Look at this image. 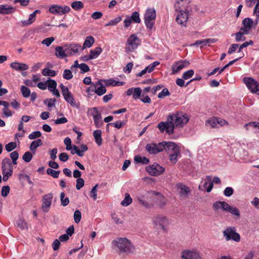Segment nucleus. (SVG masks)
Returning <instances> with one entry per match:
<instances>
[{
    "label": "nucleus",
    "instance_id": "nucleus-1",
    "mask_svg": "<svg viewBox=\"0 0 259 259\" xmlns=\"http://www.w3.org/2000/svg\"><path fill=\"white\" fill-rule=\"evenodd\" d=\"M190 0H179L175 4V11L178 12L176 19V22L186 26L189 12L191 11Z\"/></svg>",
    "mask_w": 259,
    "mask_h": 259
},
{
    "label": "nucleus",
    "instance_id": "nucleus-2",
    "mask_svg": "<svg viewBox=\"0 0 259 259\" xmlns=\"http://www.w3.org/2000/svg\"><path fill=\"white\" fill-rule=\"evenodd\" d=\"M112 244L120 255L127 256L135 251V246L126 238H117L112 241Z\"/></svg>",
    "mask_w": 259,
    "mask_h": 259
},
{
    "label": "nucleus",
    "instance_id": "nucleus-3",
    "mask_svg": "<svg viewBox=\"0 0 259 259\" xmlns=\"http://www.w3.org/2000/svg\"><path fill=\"white\" fill-rule=\"evenodd\" d=\"M156 13L155 9L149 8L146 9L144 15V20L146 28L151 30L154 25Z\"/></svg>",
    "mask_w": 259,
    "mask_h": 259
},
{
    "label": "nucleus",
    "instance_id": "nucleus-4",
    "mask_svg": "<svg viewBox=\"0 0 259 259\" xmlns=\"http://www.w3.org/2000/svg\"><path fill=\"white\" fill-rule=\"evenodd\" d=\"M167 120H171L174 125L183 126L189 121V118L186 114L183 112H177L173 115H169L167 117Z\"/></svg>",
    "mask_w": 259,
    "mask_h": 259
},
{
    "label": "nucleus",
    "instance_id": "nucleus-5",
    "mask_svg": "<svg viewBox=\"0 0 259 259\" xmlns=\"http://www.w3.org/2000/svg\"><path fill=\"white\" fill-rule=\"evenodd\" d=\"M152 222L156 229H161L163 231H166V227L169 224L168 220L165 217L160 215L154 217Z\"/></svg>",
    "mask_w": 259,
    "mask_h": 259
},
{
    "label": "nucleus",
    "instance_id": "nucleus-6",
    "mask_svg": "<svg viewBox=\"0 0 259 259\" xmlns=\"http://www.w3.org/2000/svg\"><path fill=\"white\" fill-rule=\"evenodd\" d=\"M223 236L226 241L232 240L236 242L240 240V235L236 232L235 227H229L223 231Z\"/></svg>",
    "mask_w": 259,
    "mask_h": 259
},
{
    "label": "nucleus",
    "instance_id": "nucleus-7",
    "mask_svg": "<svg viewBox=\"0 0 259 259\" xmlns=\"http://www.w3.org/2000/svg\"><path fill=\"white\" fill-rule=\"evenodd\" d=\"M141 43V40L136 34H132L127 40L125 47L126 52H133L136 50Z\"/></svg>",
    "mask_w": 259,
    "mask_h": 259
},
{
    "label": "nucleus",
    "instance_id": "nucleus-8",
    "mask_svg": "<svg viewBox=\"0 0 259 259\" xmlns=\"http://www.w3.org/2000/svg\"><path fill=\"white\" fill-rule=\"evenodd\" d=\"M157 127L161 133L165 132L166 134L169 135L174 133L175 125L171 120H167L166 122H160L158 123Z\"/></svg>",
    "mask_w": 259,
    "mask_h": 259
},
{
    "label": "nucleus",
    "instance_id": "nucleus-9",
    "mask_svg": "<svg viewBox=\"0 0 259 259\" xmlns=\"http://www.w3.org/2000/svg\"><path fill=\"white\" fill-rule=\"evenodd\" d=\"M243 80L252 93L259 95V84L256 80L251 77H244Z\"/></svg>",
    "mask_w": 259,
    "mask_h": 259
},
{
    "label": "nucleus",
    "instance_id": "nucleus-10",
    "mask_svg": "<svg viewBox=\"0 0 259 259\" xmlns=\"http://www.w3.org/2000/svg\"><path fill=\"white\" fill-rule=\"evenodd\" d=\"M164 147L162 142L155 143H150L146 145L145 149L149 154H156L163 150Z\"/></svg>",
    "mask_w": 259,
    "mask_h": 259
},
{
    "label": "nucleus",
    "instance_id": "nucleus-11",
    "mask_svg": "<svg viewBox=\"0 0 259 259\" xmlns=\"http://www.w3.org/2000/svg\"><path fill=\"white\" fill-rule=\"evenodd\" d=\"M146 171L151 176H158L162 174L165 168L160 166L157 163H154L152 165L147 166L146 168Z\"/></svg>",
    "mask_w": 259,
    "mask_h": 259
},
{
    "label": "nucleus",
    "instance_id": "nucleus-12",
    "mask_svg": "<svg viewBox=\"0 0 259 259\" xmlns=\"http://www.w3.org/2000/svg\"><path fill=\"white\" fill-rule=\"evenodd\" d=\"M53 198V195L51 193L46 194L43 196L41 207L44 212H47L49 211L52 204Z\"/></svg>",
    "mask_w": 259,
    "mask_h": 259
},
{
    "label": "nucleus",
    "instance_id": "nucleus-13",
    "mask_svg": "<svg viewBox=\"0 0 259 259\" xmlns=\"http://www.w3.org/2000/svg\"><path fill=\"white\" fill-rule=\"evenodd\" d=\"M62 95L64 100L67 103H69L72 107H75L77 109H78L80 107L79 103L75 101L72 93L69 90L62 94Z\"/></svg>",
    "mask_w": 259,
    "mask_h": 259
},
{
    "label": "nucleus",
    "instance_id": "nucleus-14",
    "mask_svg": "<svg viewBox=\"0 0 259 259\" xmlns=\"http://www.w3.org/2000/svg\"><path fill=\"white\" fill-rule=\"evenodd\" d=\"M91 114L93 117L94 121L96 127H101L103 124L101 113L96 108H93L91 110Z\"/></svg>",
    "mask_w": 259,
    "mask_h": 259
},
{
    "label": "nucleus",
    "instance_id": "nucleus-15",
    "mask_svg": "<svg viewBox=\"0 0 259 259\" xmlns=\"http://www.w3.org/2000/svg\"><path fill=\"white\" fill-rule=\"evenodd\" d=\"M2 173L13 174V167L10 159L5 158L2 161Z\"/></svg>",
    "mask_w": 259,
    "mask_h": 259
},
{
    "label": "nucleus",
    "instance_id": "nucleus-16",
    "mask_svg": "<svg viewBox=\"0 0 259 259\" xmlns=\"http://www.w3.org/2000/svg\"><path fill=\"white\" fill-rule=\"evenodd\" d=\"M162 143L164 147L163 150H165L168 154L174 153L176 150H181L180 147L174 142L163 141Z\"/></svg>",
    "mask_w": 259,
    "mask_h": 259
},
{
    "label": "nucleus",
    "instance_id": "nucleus-17",
    "mask_svg": "<svg viewBox=\"0 0 259 259\" xmlns=\"http://www.w3.org/2000/svg\"><path fill=\"white\" fill-rule=\"evenodd\" d=\"M66 48L67 54L68 56H72L78 53L79 50H81V46L77 44H70L64 46Z\"/></svg>",
    "mask_w": 259,
    "mask_h": 259
},
{
    "label": "nucleus",
    "instance_id": "nucleus-18",
    "mask_svg": "<svg viewBox=\"0 0 259 259\" xmlns=\"http://www.w3.org/2000/svg\"><path fill=\"white\" fill-rule=\"evenodd\" d=\"M189 62L186 60H181L176 62L172 66L173 74H175L189 65Z\"/></svg>",
    "mask_w": 259,
    "mask_h": 259
},
{
    "label": "nucleus",
    "instance_id": "nucleus-19",
    "mask_svg": "<svg viewBox=\"0 0 259 259\" xmlns=\"http://www.w3.org/2000/svg\"><path fill=\"white\" fill-rule=\"evenodd\" d=\"M199 254L196 251L185 250L182 252L181 259H199Z\"/></svg>",
    "mask_w": 259,
    "mask_h": 259
},
{
    "label": "nucleus",
    "instance_id": "nucleus-20",
    "mask_svg": "<svg viewBox=\"0 0 259 259\" xmlns=\"http://www.w3.org/2000/svg\"><path fill=\"white\" fill-rule=\"evenodd\" d=\"M16 11L15 8L8 5H0V14L8 15L14 13Z\"/></svg>",
    "mask_w": 259,
    "mask_h": 259
},
{
    "label": "nucleus",
    "instance_id": "nucleus-21",
    "mask_svg": "<svg viewBox=\"0 0 259 259\" xmlns=\"http://www.w3.org/2000/svg\"><path fill=\"white\" fill-rule=\"evenodd\" d=\"M229 205V204L225 201H217L213 203L212 208L214 211H217L219 209H221L226 211Z\"/></svg>",
    "mask_w": 259,
    "mask_h": 259
},
{
    "label": "nucleus",
    "instance_id": "nucleus-22",
    "mask_svg": "<svg viewBox=\"0 0 259 259\" xmlns=\"http://www.w3.org/2000/svg\"><path fill=\"white\" fill-rule=\"evenodd\" d=\"M10 67L15 69L16 71H24L28 68V66L27 64L19 63L18 62H14L10 64Z\"/></svg>",
    "mask_w": 259,
    "mask_h": 259
},
{
    "label": "nucleus",
    "instance_id": "nucleus-23",
    "mask_svg": "<svg viewBox=\"0 0 259 259\" xmlns=\"http://www.w3.org/2000/svg\"><path fill=\"white\" fill-rule=\"evenodd\" d=\"M40 11L37 10L29 15V18L27 20L22 21V23L24 26H28L31 24L35 21L36 15L37 14H40Z\"/></svg>",
    "mask_w": 259,
    "mask_h": 259
},
{
    "label": "nucleus",
    "instance_id": "nucleus-24",
    "mask_svg": "<svg viewBox=\"0 0 259 259\" xmlns=\"http://www.w3.org/2000/svg\"><path fill=\"white\" fill-rule=\"evenodd\" d=\"M181 157V150H176L174 153L168 154V159L172 164H175Z\"/></svg>",
    "mask_w": 259,
    "mask_h": 259
},
{
    "label": "nucleus",
    "instance_id": "nucleus-25",
    "mask_svg": "<svg viewBox=\"0 0 259 259\" xmlns=\"http://www.w3.org/2000/svg\"><path fill=\"white\" fill-rule=\"evenodd\" d=\"M55 55L59 58L62 59L68 56L66 51V48L64 47L58 46L55 48Z\"/></svg>",
    "mask_w": 259,
    "mask_h": 259
},
{
    "label": "nucleus",
    "instance_id": "nucleus-26",
    "mask_svg": "<svg viewBox=\"0 0 259 259\" xmlns=\"http://www.w3.org/2000/svg\"><path fill=\"white\" fill-rule=\"evenodd\" d=\"M102 81L103 80H100L97 81L100 82V84H98L96 87V94L99 96H102L106 92V89L102 83Z\"/></svg>",
    "mask_w": 259,
    "mask_h": 259
},
{
    "label": "nucleus",
    "instance_id": "nucleus-27",
    "mask_svg": "<svg viewBox=\"0 0 259 259\" xmlns=\"http://www.w3.org/2000/svg\"><path fill=\"white\" fill-rule=\"evenodd\" d=\"M42 145V142L41 139H37L35 141H33L31 142L29 148L30 151L33 152V153H35V150L37 147L40 146Z\"/></svg>",
    "mask_w": 259,
    "mask_h": 259
},
{
    "label": "nucleus",
    "instance_id": "nucleus-28",
    "mask_svg": "<svg viewBox=\"0 0 259 259\" xmlns=\"http://www.w3.org/2000/svg\"><path fill=\"white\" fill-rule=\"evenodd\" d=\"M101 135L102 132L101 130H95L93 132V136L95 138L96 143L99 146H100L102 143V139L101 137Z\"/></svg>",
    "mask_w": 259,
    "mask_h": 259
},
{
    "label": "nucleus",
    "instance_id": "nucleus-29",
    "mask_svg": "<svg viewBox=\"0 0 259 259\" xmlns=\"http://www.w3.org/2000/svg\"><path fill=\"white\" fill-rule=\"evenodd\" d=\"M95 42L94 38L92 36H87L84 41L83 45V48L81 49V50H83L87 48H90L92 46Z\"/></svg>",
    "mask_w": 259,
    "mask_h": 259
},
{
    "label": "nucleus",
    "instance_id": "nucleus-30",
    "mask_svg": "<svg viewBox=\"0 0 259 259\" xmlns=\"http://www.w3.org/2000/svg\"><path fill=\"white\" fill-rule=\"evenodd\" d=\"M102 52V49L100 47H97L94 50H91L90 53V58L92 59L97 58Z\"/></svg>",
    "mask_w": 259,
    "mask_h": 259
},
{
    "label": "nucleus",
    "instance_id": "nucleus-31",
    "mask_svg": "<svg viewBox=\"0 0 259 259\" xmlns=\"http://www.w3.org/2000/svg\"><path fill=\"white\" fill-rule=\"evenodd\" d=\"M16 226L21 230L28 229L27 223L23 219H19L16 222Z\"/></svg>",
    "mask_w": 259,
    "mask_h": 259
},
{
    "label": "nucleus",
    "instance_id": "nucleus-32",
    "mask_svg": "<svg viewBox=\"0 0 259 259\" xmlns=\"http://www.w3.org/2000/svg\"><path fill=\"white\" fill-rule=\"evenodd\" d=\"M49 12L52 14H61V6L53 5L50 7Z\"/></svg>",
    "mask_w": 259,
    "mask_h": 259
},
{
    "label": "nucleus",
    "instance_id": "nucleus-33",
    "mask_svg": "<svg viewBox=\"0 0 259 259\" xmlns=\"http://www.w3.org/2000/svg\"><path fill=\"white\" fill-rule=\"evenodd\" d=\"M226 211L229 212L232 214L236 216L237 218H239L240 215L239 210L235 207H232L229 205L228 209Z\"/></svg>",
    "mask_w": 259,
    "mask_h": 259
},
{
    "label": "nucleus",
    "instance_id": "nucleus-34",
    "mask_svg": "<svg viewBox=\"0 0 259 259\" xmlns=\"http://www.w3.org/2000/svg\"><path fill=\"white\" fill-rule=\"evenodd\" d=\"M180 193L181 195L183 197H187L188 193L190 192L189 188L185 185H181L180 186Z\"/></svg>",
    "mask_w": 259,
    "mask_h": 259
},
{
    "label": "nucleus",
    "instance_id": "nucleus-35",
    "mask_svg": "<svg viewBox=\"0 0 259 259\" xmlns=\"http://www.w3.org/2000/svg\"><path fill=\"white\" fill-rule=\"evenodd\" d=\"M130 18L132 22L136 23H140L141 22L140 14L138 12H133L131 16H130Z\"/></svg>",
    "mask_w": 259,
    "mask_h": 259
},
{
    "label": "nucleus",
    "instance_id": "nucleus-36",
    "mask_svg": "<svg viewBox=\"0 0 259 259\" xmlns=\"http://www.w3.org/2000/svg\"><path fill=\"white\" fill-rule=\"evenodd\" d=\"M253 22L252 20L249 18H245L242 21V24L244 27L248 29H250L252 27Z\"/></svg>",
    "mask_w": 259,
    "mask_h": 259
},
{
    "label": "nucleus",
    "instance_id": "nucleus-37",
    "mask_svg": "<svg viewBox=\"0 0 259 259\" xmlns=\"http://www.w3.org/2000/svg\"><path fill=\"white\" fill-rule=\"evenodd\" d=\"M135 161L137 163L142 164H147L149 162V160L145 157H142L141 156H136L134 158Z\"/></svg>",
    "mask_w": 259,
    "mask_h": 259
},
{
    "label": "nucleus",
    "instance_id": "nucleus-38",
    "mask_svg": "<svg viewBox=\"0 0 259 259\" xmlns=\"http://www.w3.org/2000/svg\"><path fill=\"white\" fill-rule=\"evenodd\" d=\"M132 202V199L128 193H126L124 199L121 202L123 206H127Z\"/></svg>",
    "mask_w": 259,
    "mask_h": 259
},
{
    "label": "nucleus",
    "instance_id": "nucleus-39",
    "mask_svg": "<svg viewBox=\"0 0 259 259\" xmlns=\"http://www.w3.org/2000/svg\"><path fill=\"white\" fill-rule=\"evenodd\" d=\"M72 9L76 11H79L83 8V4L80 1H76L73 2L71 5Z\"/></svg>",
    "mask_w": 259,
    "mask_h": 259
},
{
    "label": "nucleus",
    "instance_id": "nucleus-40",
    "mask_svg": "<svg viewBox=\"0 0 259 259\" xmlns=\"http://www.w3.org/2000/svg\"><path fill=\"white\" fill-rule=\"evenodd\" d=\"M47 85L48 90L50 91H53V90L56 89L57 82L55 80L50 79L47 81Z\"/></svg>",
    "mask_w": 259,
    "mask_h": 259
},
{
    "label": "nucleus",
    "instance_id": "nucleus-41",
    "mask_svg": "<svg viewBox=\"0 0 259 259\" xmlns=\"http://www.w3.org/2000/svg\"><path fill=\"white\" fill-rule=\"evenodd\" d=\"M42 74L44 76H49L53 77L56 75V73L55 70L45 68L42 71Z\"/></svg>",
    "mask_w": 259,
    "mask_h": 259
},
{
    "label": "nucleus",
    "instance_id": "nucleus-42",
    "mask_svg": "<svg viewBox=\"0 0 259 259\" xmlns=\"http://www.w3.org/2000/svg\"><path fill=\"white\" fill-rule=\"evenodd\" d=\"M207 179H208V182H205V183L203 185V186L204 187H206L207 185L208 186L206 188V191L207 192H210L213 187V182L211 181V178L209 176L207 177Z\"/></svg>",
    "mask_w": 259,
    "mask_h": 259
},
{
    "label": "nucleus",
    "instance_id": "nucleus-43",
    "mask_svg": "<svg viewBox=\"0 0 259 259\" xmlns=\"http://www.w3.org/2000/svg\"><path fill=\"white\" fill-rule=\"evenodd\" d=\"M141 93L142 90L140 88H134L133 93V98L135 100L140 99V97H141L142 95Z\"/></svg>",
    "mask_w": 259,
    "mask_h": 259
},
{
    "label": "nucleus",
    "instance_id": "nucleus-44",
    "mask_svg": "<svg viewBox=\"0 0 259 259\" xmlns=\"http://www.w3.org/2000/svg\"><path fill=\"white\" fill-rule=\"evenodd\" d=\"M61 204L63 206H67L69 203V199L68 197H65V193L62 192L60 194Z\"/></svg>",
    "mask_w": 259,
    "mask_h": 259
},
{
    "label": "nucleus",
    "instance_id": "nucleus-45",
    "mask_svg": "<svg viewBox=\"0 0 259 259\" xmlns=\"http://www.w3.org/2000/svg\"><path fill=\"white\" fill-rule=\"evenodd\" d=\"M121 17L119 16L117 17L111 21H110L108 23L105 24V26H115L119 22L121 21Z\"/></svg>",
    "mask_w": 259,
    "mask_h": 259
},
{
    "label": "nucleus",
    "instance_id": "nucleus-46",
    "mask_svg": "<svg viewBox=\"0 0 259 259\" xmlns=\"http://www.w3.org/2000/svg\"><path fill=\"white\" fill-rule=\"evenodd\" d=\"M60 171L59 170L56 171L52 168H48L47 169V174L51 176L54 178H57L59 177Z\"/></svg>",
    "mask_w": 259,
    "mask_h": 259
},
{
    "label": "nucleus",
    "instance_id": "nucleus-47",
    "mask_svg": "<svg viewBox=\"0 0 259 259\" xmlns=\"http://www.w3.org/2000/svg\"><path fill=\"white\" fill-rule=\"evenodd\" d=\"M21 92L23 96L27 98L30 95V90L25 86L22 85L21 88Z\"/></svg>",
    "mask_w": 259,
    "mask_h": 259
},
{
    "label": "nucleus",
    "instance_id": "nucleus-48",
    "mask_svg": "<svg viewBox=\"0 0 259 259\" xmlns=\"http://www.w3.org/2000/svg\"><path fill=\"white\" fill-rule=\"evenodd\" d=\"M125 123L124 121H117L115 122L109 123L107 124V127L110 125L114 126L117 129H120L122 126L124 125Z\"/></svg>",
    "mask_w": 259,
    "mask_h": 259
},
{
    "label": "nucleus",
    "instance_id": "nucleus-49",
    "mask_svg": "<svg viewBox=\"0 0 259 259\" xmlns=\"http://www.w3.org/2000/svg\"><path fill=\"white\" fill-rule=\"evenodd\" d=\"M88 149V146L86 145L82 144L80 146V150H77V155L80 157L84 155V152L87 151Z\"/></svg>",
    "mask_w": 259,
    "mask_h": 259
},
{
    "label": "nucleus",
    "instance_id": "nucleus-50",
    "mask_svg": "<svg viewBox=\"0 0 259 259\" xmlns=\"http://www.w3.org/2000/svg\"><path fill=\"white\" fill-rule=\"evenodd\" d=\"M16 147V143L15 142H11L6 145L5 149L8 152H11L15 149Z\"/></svg>",
    "mask_w": 259,
    "mask_h": 259
},
{
    "label": "nucleus",
    "instance_id": "nucleus-51",
    "mask_svg": "<svg viewBox=\"0 0 259 259\" xmlns=\"http://www.w3.org/2000/svg\"><path fill=\"white\" fill-rule=\"evenodd\" d=\"M32 154L30 152H26L23 155V159L26 162H30L32 158Z\"/></svg>",
    "mask_w": 259,
    "mask_h": 259
},
{
    "label": "nucleus",
    "instance_id": "nucleus-52",
    "mask_svg": "<svg viewBox=\"0 0 259 259\" xmlns=\"http://www.w3.org/2000/svg\"><path fill=\"white\" fill-rule=\"evenodd\" d=\"M194 71L193 70H189L183 73L182 77L184 79H188L191 78L194 75Z\"/></svg>",
    "mask_w": 259,
    "mask_h": 259
},
{
    "label": "nucleus",
    "instance_id": "nucleus-53",
    "mask_svg": "<svg viewBox=\"0 0 259 259\" xmlns=\"http://www.w3.org/2000/svg\"><path fill=\"white\" fill-rule=\"evenodd\" d=\"M63 78L67 80H70L72 78L73 75L70 70L65 69L63 72Z\"/></svg>",
    "mask_w": 259,
    "mask_h": 259
},
{
    "label": "nucleus",
    "instance_id": "nucleus-54",
    "mask_svg": "<svg viewBox=\"0 0 259 259\" xmlns=\"http://www.w3.org/2000/svg\"><path fill=\"white\" fill-rule=\"evenodd\" d=\"M73 217L75 222L76 223H78L81 219V212L78 210H75L74 212Z\"/></svg>",
    "mask_w": 259,
    "mask_h": 259
},
{
    "label": "nucleus",
    "instance_id": "nucleus-55",
    "mask_svg": "<svg viewBox=\"0 0 259 259\" xmlns=\"http://www.w3.org/2000/svg\"><path fill=\"white\" fill-rule=\"evenodd\" d=\"M170 95V93L167 88L163 89L162 91L159 93L158 95V98L162 99L165 97L168 96Z\"/></svg>",
    "mask_w": 259,
    "mask_h": 259
},
{
    "label": "nucleus",
    "instance_id": "nucleus-56",
    "mask_svg": "<svg viewBox=\"0 0 259 259\" xmlns=\"http://www.w3.org/2000/svg\"><path fill=\"white\" fill-rule=\"evenodd\" d=\"M41 136V133L39 131H34L31 133L28 136V138L30 140H33Z\"/></svg>",
    "mask_w": 259,
    "mask_h": 259
},
{
    "label": "nucleus",
    "instance_id": "nucleus-57",
    "mask_svg": "<svg viewBox=\"0 0 259 259\" xmlns=\"http://www.w3.org/2000/svg\"><path fill=\"white\" fill-rule=\"evenodd\" d=\"M235 40L237 42H239L241 40H245L246 37L243 36L241 31H239L235 34Z\"/></svg>",
    "mask_w": 259,
    "mask_h": 259
},
{
    "label": "nucleus",
    "instance_id": "nucleus-58",
    "mask_svg": "<svg viewBox=\"0 0 259 259\" xmlns=\"http://www.w3.org/2000/svg\"><path fill=\"white\" fill-rule=\"evenodd\" d=\"M98 84H100V82H96V83L91 84V85L87 90V92L89 94H90V93L91 92H94L96 93V87H97V85Z\"/></svg>",
    "mask_w": 259,
    "mask_h": 259
},
{
    "label": "nucleus",
    "instance_id": "nucleus-59",
    "mask_svg": "<svg viewBox=\"0 0 259 259\" xmlns=\"http://www.w3.org/2000/svg\"><path fill=\"white\" fill-rule=\"evenodd\" d=\"M207 124L211 126V127H218L216 122V117H213L208 119L207 121Z\"/></svg>",
    "mask_w": 259,
    "mask_h": 259
},
{
    "label": "nucleus",
    "instance_id": "nucleus-60",
    "mask_svg": "<svg viewBox=\"0 0 259 259\" xmlns=\"http://www.w3.org/2000/svg\"><path fill=\"white\" fill-rule=\"evenodd\" d=\"M10 187L9 186H3L1 190V194L3 197H6L10 193Z\"/></svg>",
    "mask_w": 259,
    "mask_h": 259
},
{
    "label": "nucleus",
    "instance_id": "nucleus-61",
    "mask_svg": "<svg viewBox=\"0 0 259 259\" xmlns=\"http://www.w3.org/2000/svg\"><path fill=\"white\" fill-rule=\"evenodd\" d=\"M56 102V100L54 98L47 99L45 100V104H47L48 107H52L54 106Z\"/></svg>",
    "mask_w": 259,
    "mask_h": 259
},
{
    "label": "nucleus",
    "instance_id": "nucleus-62",
    "mask_svg": "<svg viewBox=\"0 0 259 259\" xmlns=\"http://www.w3.org/2000/svg\"><path fill=\"white\" fill-rule=\"evenodd\" d=\"M84 181L82 178H78L76 180V188L77 190H80L83 187Z\"/></svg>",
    "mask_w": 259,
    "mask_h": 259
},
{
    "label": "nucleus",
    "instance_id": "nucleus-63",
    "mask_svg": "<svg viewBox=\"0 0 259 259\" xmlns=\"http://www.w3.org/2000/svg\"><path fill=\"white\" fill-rule=\"evenodd\" d=\"M54 40L55 38L54 37H50L44 39L42 41L41 43L46 45L47 47H49L54 41Z\"/></svg>",
    "mask_w": 259,
    "mask_h": 259
},
{
    "label": "nucleus",
    "instance_id": "nucleus-64",
    "mask_svg": "<svg viewBox=\"0 0 259 259\" xmlns=\"http://www.w3.org/2000/svg\"><path fill=\"white\" fill-rule=\"evenodd\" d=\"M140 100L144 103H150L151 102V100L150 97L144 93L142 94Z\"/></svg>",
    "mask_w": 259,
    "mask_h": 259
}]
</instances>
